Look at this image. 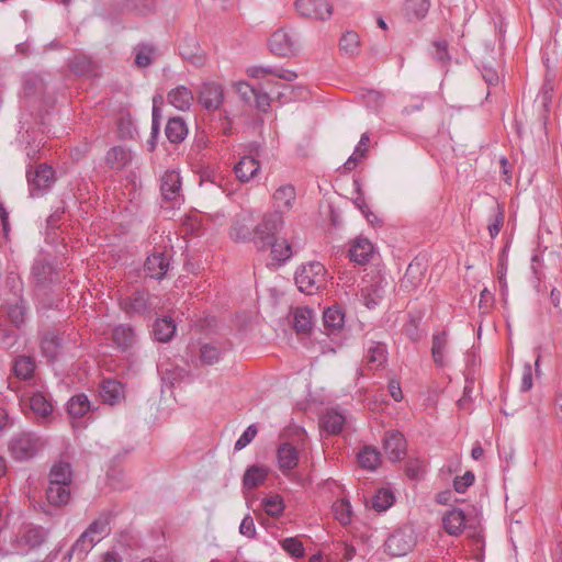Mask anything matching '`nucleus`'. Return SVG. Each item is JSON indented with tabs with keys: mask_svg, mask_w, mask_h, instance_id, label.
<instances>
[{
	"mask_svg": "<svg viewBox=\"0 0 562 562\" xmlns=\"http://www.w3.org/2000/svg\"><path fill=\"white\" fill-rule=\"evenodd\" d=\"M383 449L387 459L397 462L406 454V440L398 430L386 431L383 438Z\"/></svg>",
	"mask_w": 562,
	"mask_h": 562,
	"instance_id": "f8f14e48",
	"label": "nucleus"
},
{
	"mask_svg": "<svg viewBox=\"0 0 562 562\" xmlns=\"http://www.w3.org/2000/svg\"><path fill=\"white\" fill-rule=\"evenodd\" d=\"M326 273L323 263L311 261L297 268L294 280L301 292L311 295L325 288Z\"/></svg>",
	"mask_w": 562,
	"mask_h": 562,
	"instance_id": "f03ea898",
	"label": "nucleus"
},
{
	"mask_svg": "<svg viewBox=\"0 0 562 562\" xmlns=\"http://www.w3.org/2000/svg\"><path fill=\"white\" fill-rule=\"evenodd\" d=\"M164 102V97L159 93L153 97V112H151V131L150 137L147 140L148 150L153 151L156 147V139L160 133V119L161 110L160 104Z\"/></svg>",
	"mask_w": 562,
	"mask_h": 562,
	"instance_id": "c756f323",
	"label": "nucleus"
},
{
	"mask_svg": "<svg viewBox=\"0 0 562 562\" xmlns=\"http://www.w3.org/2000/svg\"><path fill=\"white\" fill-rule=\"evenodd\" d=\"M30 408L36 417L46 418L53 413V404L41 392L33 393L29 398Z\"/></svg>",
	"mask_w": 562,
	"mask_h": 562,
	"instance_id": "a19ab883",
	"label": "nucleus"
},
{
	"mask_svg": "<svg viewBox=\"0 0 562 562\" xmlns=\"http://www.w3.org/2000/svg\"><path fill=\"white\" fill-rule=\"evenodd\" d=\"M46 499L48 505L54 507H63L70 499V485L48 484L46 488Z\"/></svg>",
	"mask_w": 562,
	"mask_h": 562,
	"instance_id": "2f4dec72",
	"label": "nucleus"
},
{
	"mask_svg": "<svg viewBox=\"0 0 562 562\" xmlns=\"http://www.w3.org/2000/svg\"><path fill=\"white\" fill-rule=\"evenodd\" d=\"M70 71L80 77H97L99 65L91 57L80 54L76 55L69 64Z\"/></svg>",
	"mask_w": 562,
	"mask_h": 562,
	"instance_id": "4be33fe9",
	"label": "nucleus"
},
{
	"mask_svg": "<svg viewBox=\"0 0 562 562\" xmlns=\"http://www.w3.org/2000/svg\"><path fill=\"white\" fill-rule=\"evenodd\" d=\"M295 9L302 16L316 20L329 19L333 13L327 0H296Z\"/></svg>",
	"mask_w": 562,
	"mask_h": 562,
	"instance_id": "9b49d317",
	"label": "nucleus"
},
{
	"mask_svg": "<svg viewBox=\"0 0 562 562\" xmlns=\"http://www.w3.org/2000/svg\"><path fill=\"white\" fill-rule=\"evenodd\" d=\"M261 505L266 514L274 518L281 516L285 507L283 498L279 494L266 496L262 499Z\"/></svg>",
	"mask_w": 562,
	"mask_h": 562,
	"instance_id": "3c124183",
	"label": "nucleus"
},
{
	"mask_svg": "<svg viewBox=\"0 0 562 562\" xmlns=\"http://www.w3.org/2000/svg\"><path fill=\"white\" fill-rule=\"evenodd\" d=\"M475 481V475L472 471H467L462 476H457L453 481L454 491L464 493Z\"/></svg>",
	"mask_w": 562,
	"mask_h": 562,
	"instance_id": "0e129e2a",
	"label": "nucleus"
},
{
	"mask_svg": "<svg viewBox=\"0 0 562 562\" xmlns=\"http://www.w3.org/2000/svg\"><path fill=\"white\" fill-rule=\"evenodd\" d=\"M179 53L183 59L189 60L196 67H201L205 63V57L200 48L199 42L193 35H186L179 44Z\"/></svg>",
	"mask_w": 562,
	"mask_h": 562,
	"instance_id": "2eb2a0df",
	"label": "nucleus"
},
{
	"mask_svg": "<svg viewBox=\"0 0 562 562\" xmlns=\"http://www.w3.org/2000/svg\"><path fill=\"white\" fill-rule=\"evenodd\" d=\"M18 340V333L0 323V342L7 349L12 348Z\"/></svg>",
	"mask_w": 562,
	"mask_h": 562,
	"instance_id": "680f3d73",
	"label": "nucleus"
},
{
	"mask_svg": "<svg viewBox=\"0 0 562 562\" xmlns=\"http://www.w3.org/2000/svg\"><path fill=\"white\" fill-rule=\"evenodd\" d=\"M41 349L49 361L55 360L61 349V338L56 331L45 333L41 341Z\"/></svg>",
	"mask_w": 562,
	"mask_h": 562,
	"instance_id": "e433bc0d",
	"label": "nucleus"
},
{
	"mask_svg": "<svg viewBox=\"0 0 562 562\" xmlns=\"http://www.w3.org/2000/svg\"><path fill=\"white\" fill-rule=\"evenodd\" d=\"M430 8V0H407L405 3V14L409 21L423 20Z\"/></svg>",
	"mask_w": 562,
	"mask_h": 562,
	"instance_id": "de8ad7c7",
	"label": "nucleus"
},
{
	"mask_svg": "<svg viewBox=\"0 0 562 562\" xmlns=\"http://www.w3.org/2000/svg\"><path fill=\"white\" fill-rule=\"evenodd\" d=\"M268 248L271 250V260L277 267L284 265L294 255L292 245L284 238H276L272 240V244L268 246Z\"/></svg>",
	"mask_w": 562,
	"mask_h": 562,
	"instance_id": "a878e982",
	"label": "nucleus"
},
{
	"mask_svg": "<svg viewBox=\"0 0 562 562\" xmlns=\"http://www.w3.org/2000/svg\"><path fill=\"white\" fill-rule=\"evenodd\" d=\"M268 476V469L263 465H250L244 473L243 485L246 490H254L261 485Z\"/></svg>",
	"mask_w": 562,
	"mask_h": 562,
	"instance_id": "72a5a7b5",
	"label": "nucleus"
},
{
	"mask_svg": "<svg viewBox=\"0 0 562 562\" xmlns=\"http://www.w3.org/2000/svg\"><path fill=\"white\" fill-rule=\"evenodd\" d=\"M340 50L348 56H355L359 53L360 40L356 32H346L339 41Z\"/></svg>",
	"mask_w": 562,
	"mask_h": 562,
	"instance_id": "864d4df0",
	"label": "nucleus"
},
{
	"mask_svg": "<svg viewBox=\"0 0 562 562\" xmlns=\"http://www.w3.org/2000/svg\"><path fill=\"white\" fill-rule=\"evenodd\" d=\"M361 468L374 471L381 463L380 452L372 446H364L357 454Z\"/></svg>",
	"mask_w": 562,
	"mask_h": 562,
	"instance_id": "c03bdc74",
	"label": "nucleus"
},
{
	"mask_svg": "<svg viewBox=\"0 0 562 562\" xmlns=\"http://www.w3.org/2000/svg\"><path fill=\"white\" fill-rule=\"evenodd\" d=\"M270 52L278 57H292L297 52V38L284 29L276 31L269 40Z\"/></svg>",
	"mask_w": 562,
	"mask_h": 562,
	"instance_id": "6e6552de",
	"label": "nucleus"
},
{
	"mask_svg": "<svg viewBox=\"0 0 562 562\" xmlns=\"http://www.w3.org/2000/svg\"><path fill=\"white\" fill-rule=\"evenodd\" d=\"M296 199V192L294 186L286 183L280 186L272 195L273 201V212H279L281 215L283 213L292 210Z\"/></svg>",
	"mask_w": 562,
	"mask_h": 562,
	"instance_id": "dca6fc26",
	"label": "nucleus"
},
{
	"mask_svg": "<svg viewBox=\"0 0 562 562\" xmlns=\"http://www.w3.org/2000/svg\"><path fill=\"white\" fill-rule=\"evenodd\" d=\"M373 250V245L368 238L358 237L349 248V258L357 265H366L372 257Z\"/></svg>",
	"mask_w": 562,
	"mask_h": 562,
	"instance_id": "412c9836",
	"label": "nucleus"
},
{
	"mask_svg": "<svg viewBox=\"0 0 562 562\" xmlns=\"http://www.w3.org/2000/svg\"><path fill=\"white\" fill-rule=\"evenodd\" d=\"M99 393L103 403L111 406L119 404L125 397L124 385L115 379H104Z\"/></svg>",
	"mask_w": 562,
	"mask_h": 562,
	"instance_id": "a211bd4d",
	"label": "nucleus"
},
{
	"mask_svg": "<svg viewBox=\"0 0 562 562\" xmlns=\"http://www.w3.org/2000/svg\"><path fill=\"white\" fill-rule=\"evenodd\" d=\"M394 502V495L390 490L381 488L372 497V508L379 513L389 509Z\"/></svg>",
	"mask_w": 562,
	"mask_h": 562,
	"instance_id": "6e6d98bb",
	"label": "nucleus"
},
{
	"mask_svg": "<svg viewBox=\"0 0 562 562\" xmlns=\"http://www.w3.org/2000/svg\"><path fill=\"white\" fill-rule=\"evenodd\" d=\"M168 102L180 111L189 110L194 97L193 92L186 86H178L167 95Z\"/></svg>",
	"mask_w": 562,
	"mask_h": 562,
	"instance_id": "cd10ccee",
	"label": "nucleus"
},
{
	"mask_svg": "<svg viewBox=\"0 0 562 562\" xmlns=\"http://www.w3.org/2000/svg\"><path fill=\"white\" fill-rule=\"evenodd\" d=\"M239 532L247 537V538H255L256 537V526H255V521H254V518L250 516V515H247L244 517V519L241 520L240 522V526H239Z\"/></svg>",
	"mask_w": 562,
	"mask_h": 562,
	"instance_id": "774afa93",
	"label": "nucleus"
},
{
	"mask_svg": "<svg viewBox=\"0 0 562 562\" xmlns=\"http://www.w3.org/2000/svg\"><path fill=\"white\" fill-rule=\"evenodd\" d=\"M91 409L88 396L83 393L72 396L67 403V412L71 418H81Z\"/></svg>",
	"mask_w": 562,
	"mask_h": 562,
	"instance_id": "a18cd8bd",
	"label": "nucleus"
},
{
	"mask_svg": "<svg viewBox=\"0 0 562 562\" xmlns=\"http://www.w3.org/2000/svg\"><path fill=\"white\" fill-rule=\"evenodd\" d=\"M223 356V350L216 345L206 342L201 345L199 361L202 366H213L217 363Z\"/></svg>",
	"mask_w": 562,
	"mask_h": 562,
	"instance_id": "09e8293b",
	"label": "nucleus"
},
{
	"mask_svg": "<svg viewBox=\"0 0 562 562\" xmlns=\"http://www.w3.org/2000/svg\"><path fill=\"white\" fill-rule=\"evenodd\" d=\"M277 459L283 473L293 470L299 463V451L290 442L281 443L277 449Z\"/></svg>",
	"mask_w": 562,
	"mask_h": 562,
	"instance_id": "5701e85b",
	"label": "nucleus"
},
{
	"mask_svg": "<svg viewBox=\"0 0 562 562\" xmlns=\"http://www.w3.org/2000/svg\"><path fill=\"white\" fill-rule=\"evenodd\" d=\"M426 270V260L420 257L414 258L406 269V272L402 280V286H404L408 291L418 288L424 280Z\"/></svg>",
	"mask_w": 562,
	"mask_h": 562,
	"instance_id": "4468645a",
	"label": "nucleus"
},
{
	"mask_svg": "<svg viewBox=\"0 0 562 562\" xmlns=\"http://www.w3.org/2000/svg\"><path fill=\"white\" fill-rule=\"evenodd\" d=\"M97 540L85 530L67 552L65 559L69 561L74 555L81 560L94 546Z\"/></svg>",
	"mask_w": 562,
	"mask_h": 562,
	"instance_id": "f704fd0d",
	"label": "nucleus"
},
{
	"mask_svg": "<svg viewBox=\"0 0 562 562\" xmlns=\"http://www.w3.org/2000/svg\"><path fill=\"white\" fill-rule=\"evenodd\" d=\"M52 276L53 267L48 262L42 259L34 261L31 268L32 282L34 284L36 297L45 307L53 306V301L48 300L47 303L44 302V297L48 295V291L53 282Z\"/></svg>",
	"mask_w": 562,
	"mask_h": 562,
	"instance_id": "423d86ee",
	"label": "nucleus"
},
{
	"mask_svg": "<svg viewBox=\"0 0 562 562\" xmlns=\"http://www.w3.org/2000/svg\"><path fill=\"white\" fill-rule=\"evenodd\" d=\"M111 341L121 352H126L136 342L135 329L131 325L120 324L112 329Z\"/></svg>",
	"mask_w": 562,
	"mask_h": 562,
	"instance_id": "f3484780",
	"label": "nucleus"
},
{
	"mask_svg": "<svg viewBox=\"0 0 562 562\" xmlns=\"http://www.w3.org/2000/svg\"><path fill=\"white\" fill-rule=\"evenodd\" d=\"M257 432H258V429H257L256 425H254V424L249 425L244 430V432L240 435V437L237 439V441L235 442L234 449L238 450V451L244 449L247 445H249L254 440Z\"/></svg>",
	"mask_w": 562,
	"mask_h": 562,
	"instance_id": "e2e57ef3",
	"label": "nucleus"
},
{
	"mask_svg": "<svg viewBox=\"0 0 562 562\" xmlns=\"http://www.w3.org/2000/svg\"><path fill=\"white\" fill-rule=\"evenodd\" d=\"M176 333V324L171 317L159 318L155 322L153 334L157 341L167 342Z\"/></svg>",
	"mask_w": 562,
	"mask_h": 562,
	"instance_id": "79ce46f5",
	"label": "nucleus"
},
{
	"mask_svg": "<svg viewBox=\"0 0 562 562\" xmlns=\"http://www.w3.org/2000/svg\"><path fill=\"white\" fill-rule=\"evenodd\" d=\"M50 530L44 526L23 521L11 538L10 546L16 554H27L41 548L48 539Z\"/></svg>",
	"mask_w": 562,
	"mask_h": 562,
	"instance_id": "f257e3e1",
	"label": "nucleus"
},
{
	"mask_svg": "<svg viewBox=\"0 0 562 562\" xmlns=\"http://www.w3.org/2000/svg\"><path fill=\"white\" fill-rule=\"evenodd\" d=\"M26 178L32 198L45 194L56 180L55 170L46 164L38 165L34 171L27 170Z\"/></svg>",
	"mask_w": 562,
	"mask_h": 562,
	"instance_id": "0eeeda50",
	"label": "nucleus"
},
{
	"mask_svg": "<svg viewBox=\"0 0 562 562\" xmlns=\"http://www.w3.org/2000/svg\"><path fill=\"white\" fill-rule=\"evenodd\" d=\"M448 347L449 339L446 330H441L432 335L431 356L436 366L442 368L447 364Z\"/></svg>",
	"mask_w": 562,
	"mask_h": 562,
	"instance_id": "b1692460",
	"label": "nucleus"
},
{
	"mask_svg": "<svg viewBox=\"0 0 562 562\" xmlns=\"http://www.w3.org/2000/svg\"><path fill=\"white\" fill-rule=\"evenodd\" d=\"M169 259L162 252H154L148 256L144 263V271L147 277L161 280L168 272Z\"/></svg>",
	"mask_w": 562,
	"mask_h": 562,
	"instance_id": "6ab92c4d",
	"label": "nucleus"
},
{
	"mask_svg": "<svg viewBox=\"0 0 562 562\" xmlns=\"http://www.w3.org/2000/svg\"><path fill=\"white\" fill-rule=\"evenodd\" d=\"M120 308L130 317L149 316L153 311L150 294L145 289H136L119 301Z\"/></svg>",
	"mask_w": 562,
	"mask_h": 562,
	"instance_id": "39448f33",
	"label": "nucleus"
},
{
	"mask_svg": "<svg viewBox=\"0 0 562 562\" xmlns=\"http://www.w3.org/2000/svg\"><path fill=\"white\" fill-rule=\"evenodd\" d=\"M236 90H237L238 94L240 95V98L246 103L250 104L252 102L254 97L256 95L258 88L249 85L248 82H239L236 86Z\"/></svg>",
	"mask_w": 562,
	"mask_h": 562,
	"instance_id": "338daca9",
	"label": "nucleus"
},
{
	"mask_svg": "<svg viewBox=\"0 0 562 562\" xmlns=\"http://www.w3.org/2000/svg\"><path fill=\"white\" fill-rule=\"evenodd\" d=\"M313 311L297 308L294 313L293 327L297 334H307L312 329Z\"/></svg>",
	"mask_w": 562,
	"mask_h": 562,
	"instance_id": "8fccbe9b",
	"label": "nucleus"
},
{
	"mask_svg": "<svg viewBox=\"0 0 562 562\" xmlns=\"http://www.w3.org/2000/svg\"><path fill=\"white\" fill-rule=\"evenodd\" d=\"M415 546L412 532L398 529L391 533L384 542V550L391 557L407 554Z\"/></svg>",
	"mask_w": 562,
	"mask_h": 562,
	"instance_id": "9d476101",
	"label": "nucleus"
},
{
	"mask_svg": "<svg viewBox=\"0 0 562 562\" xmlns=\"http://www.w3.org/2000/svg\"><path fill=\"white\" fill-rule=\"evenodd\" d=\"M426 461L420 458H409L405 465V473L411 480H419L425 473Z\"/></svg>",
	"mask_w": 562,
	"mask_h": 562,
	"instance_id": "bf43d9fd",
	"label": "nucleus"
},
{
	"mask_svg": "<svg viewBox=\"0 0 562 562\" xmlns=\"http://www.w3.org/2000/svg\"><path fill=\"white\" fill-rule=\"evenodd\" d=\"M387 361V348L384 342L369 341L366 346V355L363 356V364L369 370H378Z\"/></svg>",
	"mask_w": 562,
	"mask_h": 562,
	"instance_id": "ddd939ff",
	"label": "nucleus"
},
{
	"mask_svg": "<svg viewBox=\"0 0 562 562\" xmlns=\"http://www.w3.org/2000/svg\"><path fill=\"white\" fill-rule=\"evenodd\" d=\"M35 360L30 356H18L13 361V373L19 380H30L34 375Z\"/></svg>",
	"mask_w": 562,
	"mask_h": 562,
	"instance_id": "4c0bfd02",
	"label": "nucleus"
},
{
	"mask_svg": "<svg viewBox=\"0 0 562 562\" xmlns=\"http://www.w3.org/2000/svg\"><path fill=\"white\" fill-rule=\"evenodd\" d=\"M27 314L26 302L23 297H20L15 303L9 304L7 307V316L12 325L16 328L25 323Z\"/></svg>",
	"mask_w": 562,
	"mask_h": 562,
	"instance_id": "49530a36",
	"label": "nucleus"
},
{
	"mask_svg": "<svg viewBox=\"0 0 562 562\" xmlns=\"http://www.w3.org/2000/svg\"><path fill=\"white\" fill-rule=\"evenodd\" d=\"M435 52L434 58L441 65H447L450 61V56L448 53V43L447 41H437L434 43Z\"/></svg>",
	"mask_w": 562,
	"mask_h": 562,
	"instance_id": "69168bd1",
	"label": "nucleus"
},
{
	"mask_svg": "<svg viewBox=\"0 0 562 562\" xmlns=\"http://www.w3.org/2000/svg\"><path fill=\"white\" fill-rule=\"evenodd\" d=\"M135 64L139 68H146L153 63L155 47L147 43H140L135 48Z\"/></svg>",
	"mask_w": 562,
	"mask_h": 562,
	"instance_id": "4d7b16f0",
	"label": "nucleus"
},
{
	"mask_svg": "<svg viewBox=\"0 0 562 562\" xmlns=\"http://www.w3.org/2000/svg\"><path fill=\"white\" fill-rule=\"evenodd\" d=\"M165 134L170 143H182L188 135V127L184 120L180 116L170 117L167 122Z\"/></svg>",
	"mask_w": 562,
	"mask_h": 562,
	"instance_id": "7c9ffc66",
	"label": "nucleus"
},
{
	"mask_svg": "<svg viewBox=\"0 0 562 562\" xmlns=\"http://www.w3.org/2000/svg\"><path fill=\"white\" fill-rule=\"evenodd\" d=\"M323 323L328 334L340 330L345 324V312L340 305L327 307L323 313Z\"/></svg>",
	"mask_w": 562,
	"mask_h": 562,
	"instance_id": "c85d7f7f",
	"label": "nucleus"
},
{
	"mask_svg": "<svg viewBox=\"0 0 562 562\" xmlns=\"http://www.w3.org/2000/svg\"><path fill=\"white\" fill-rule=\"evenodd\" d=\"M363 304L372 310L374 308L383 297V290L379 284H370L361 291Z\"/></svg>",
	"mask_w": 562,
	"mask_h": 562,
	"instance_id": "603ef678",
	"label": "nucleus"
},
{
	"mask_svg": "<svg viewBox=\"0 0 562 562\" xmlns=\"http://www.w3.org/2000/svg\"><path fill=\"white\" fill-rule=\"evenodd\" d=\"M131 161V153L123 146H114L105 156L106 165L116 170L123 169Z\"/></svg>",
	"mask_w": 562,
	"mask_h": 562,
	"instance_id": "ea45409f",
	"label": "nucleus"
},
{
	"mask_svg": "<svg viewBox=\"0 0 562 562\" xmlns=\"http://www.w3.org/2000/svg\"><path fill=\"white\" fill-rule=\"evenodd\" d=\"M229 237L236 243L255 241V232L248 216L237 215L229 228Z\"/></svg>",
	"mask_w": 562,
	"mask_h": 562,
	"instance_id": "aec40b11",
	"label": "nucleus"
},
{
	"mask_svg": "<svg viewBox=\"0 0 562 562\" xmlns=\"http://www.w3.org/2000/svg\"><path fill=\"white\" fill-rule=\"evenodd\" d=\"M71 481V467L68 462H59L52 467L48 475V484L70 485Z\"/></svg>",
	"mask_w": 562,
	"mask_h": 562,
	"instance_id": "58836bf2",
	"label": "nucleus"
},
{
	"mask_svg": "<svg viewBox=\"0 0 562 562\" xmlns=\"http://www.w3.org/2000/svg\"><path fill=\"white\" fill-rule=\"evenodd\" d=\"M465 524L464 512L460 508L448 510L442 518V525L446 532L450 536H459L463 532Z\"/></svg>",
	"mask_w": 562,
	"mask_h": 562,
	"instance_id": "393cba45",
	"label": "nucleus"
},
{
	"mask_svg": "<svg viewBox=\"0 0 562 562\" xmlns=\"http://www.w3.org/2000/svg\"><path fill=\"white\" fill-rule=\"evenodd\" d=\"M334 510L336 518L342 525H348L351 522V505L348 499H339L334 504Z\"/></svg>",
	"mask_w": 562,
	"mask_h": 562,
	"instance_id": "052dcab7",
	"label": "nucleus"
},
{
	"mask_svg": "<svg viewBox=\"0 0 562 562\" xmlns=\"http://www.w3.org/2000/svg\"><path fill=\"white\" fill-rule=\"evenodd\" d=\"M43 447L41 438L30 431H22L12 436L9 449L18 461H27L34 458Z\"/></svg>",
	"mask_w": 562,
	"mask_h": 562,
	"instance_id": "20e7f679",
	"label": "nucleus"
},
{
	"mask_svg": "<svg viewBox=\"0 0 562 562\" xmlns=\"http://www.w3.org/2000/svg\"><path fill=\"white\" fill-rule=\"evenodd\" d=\"M224 101V90L220 83L204 82L198 91V102L207 111L220 110Z\"/></svg>",
	"mask_w": 562,
	"mask_h": 562,
	"instance_id": "1a4fd4ad",
	"label": "nucleus"
},
{
	"mask_svg": "<svg viewBox=\"0 0 562 562\" xmlns=\"http://www.w3.org/2000/svg\"><path fill=\"white\" fill-rule=\"evenodd\" d=\"M259 169L260 164L252 156L241 157L234 167L235 175L241 182L251 180L258 173Z\"/></svg>",
	"mask_w": 562,
	"mask_h": 562,
	"instance_id": "bb28decb",
	"label": "nucleus"
},
{
	"mask_svg": "<svg viewBox=\"0 0 562 562\" xmlns=\"http://www.w3.org/2000/svg\"><path fill=\"white\" fill-rule=\"evenodd\" d=\"M345 416L336 409H328L321 416V426L331 435L341 432L345 425Z\"/></svg>",
	"mask_w": 562,
	"mask_h": 562,
	"instance_id": "473e14b6",
	"label": "nucleus"
},
{
	"mask_svg": "<svg viewBox=\"0 0 562 562\" xmlns=\"http://www.w3.org/2000/svg\"><path fill=\"white\" fill-rule=\"evenodd\" d=\"M282 549L295 559H301L305 555V550L301 540L296 537H289L281 541Z\"/></svg>",
	"mask_w": 562,
	"mask_h": 562,
	"instance_id": "13d9d810",
	"label": "nucleus"
},
{
	"mask_svg": "<svg viewBox=\"0 0 562 562\" xmlns=\"http://www.w3.org/2000/svg\"><path fill=\"white\" fill-rule=\"evenodd\" d=\"M111 513H102L97 519H94L86 529V531L97 540V543L100 542L106 535L110 533V521H111Z\"/></svg>",
	"mask_w": 562,
	"mask_h": 562,
	"instance_id": "c9c22d12",
	"label": "nucleus"
},
{
	"mask_svg": "<svg viewBox=\"0 0 562 562\" xmlns=\"http://www.w3.org/2000/svg\"><path fill=\"white\" fill-rule=\"evenodd\" d=\"M181 189L180 177L177 172H166L162 177L160 190L166 200L172 201L177 198Z\"/></svg>",
	"mask_w": 562,
	"mask_h": 562,
	"instance_id": "37998d69",
	"label": "nucleus"
},
{
	"mask_svg": "<svg viewBox=\"0 0 562 562\" xmlns=\"http://www.w3.org/2000/svg\"><path fill=\"white\" fill-rule=\"evenodd\" d=\"M122 7L126 11L135 12L139 15H147L154 11L155 0H123Z\"/></svg>",
	"mask_w": 562,
	"mask_h": 562,
	"instance_id": "5fc2aeb1",
	"label": "nucleus"
},
{
	"mask_svg": "<svg viewBox=\"0 0 562 562\" xmlns=\"http://www.w3.org/2000/svg\"><path fill=\"white\" fill-rule=\"evenodd\" d=\"M284 224L283 215L279 212H270L262 216L261 222L254 227L255 245L258 250H267L268 246L276 239V235Z\"/></svg>",
	"mask_w": 562,
	"mask_h": 562,
	"instance_id": "7ed1b4c3",
	"label": "nucleus"
}]
</instances>
